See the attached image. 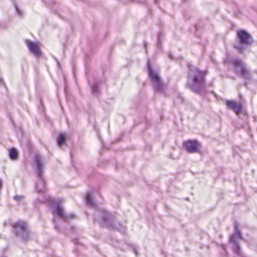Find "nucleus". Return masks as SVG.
Instances as JSON below:
<instances>
[{
	"label": "nucleus",
	"instance_id": "nucleus-13",
	"mask_svg": "<svg viewBox=\"0 0 257 257\" xmlns=\"http://www.w3.org/2000/svg\"><path fill=\"white\" fill-rule=\"evenodd\" d=\"M9 156L11 160H17L19 156V153L17 149L14 148H11L9 150Z\"/></svg>",
	"mask_w": 257,
	"mask_h": 257
},
{
	"label": "nucleus",
	"instance_id": "nucleus-8",
	"mask_svg": "<svg viewBox=\"0 0 257 257\" xmlns=\"http://www.w3.org/2000/svg\"><path fill=\"white\" fill-rule=\"evenodd\" d=\"M14 232L17 235L21 236L24 241L28 240L30 238L29 232L25 223L16 222L13 225Z\"/></svg>",
	"mask_w": 257,
	"mask_h": 257
},
{
	"label": "nucleus",
	"instance_id": "nucleus-2",
	"mask_svg": "<svg viewBox=\"0 0 257 257\" xmlns=\"http://www.w3.org/2000/svg\"><path fill=\"white\" fill-rule=\"evenodd\" d=\"M94 221L110 229L117 230L122 233L125 231V227L116 221L115 216L103 208L96 210L94 215Z\"/></svg>",
	"mask_w": 257,
	"mask_h": 257
},
{
	"label": "nucleus",
	"instance_id": "nucleus-20",
	"mask_svg": "<svg viewBox=\"0 0 257 257\" xmlns=\"http://www.w3.org/2000/svg\"><path fill=\"white\" fill-rule=\"evenodd\" d=\"M24 198V197L23 196H20V195H16L14 197V199L19 202L22 201Z\"/></svg>",
	"mask_w": 257,
	"mask_h": 257
},
{
	"label": "nucleus",
	"instance_id": "nucleus-16",
	"mask_svg": "<svg viewBox=\"0 0 257 257\" xmlns=\"http://www.w3.org/2000/svg\"><path fill=\"white\" fill-rule=\"evenodd\" d=\"M92 91L93 94L97 95L99 93V89L97 84H95L93 85L92 88Z\"/></svg>",
	"mask_w": 257,
	"mask_h": 257
},
{
	"label": "nucleus",
	"instance_id": "nucleus-1",
	"mask_svg": "<svg viewBox=\"0 0 257 257\" xmlns=\"http://www.w3.org/2000/svg\"><path fill=\"white\" fill-rule=\"evenodd\" d=\"M207 71H201L198 68L189 66L187 85L193 92L202 94L206 88L205 76Z\"/></svg>",
	"mask_w": 257,
	"mask_h": 257
},
{
	"label": "nucleus",
	"instance_id": "nucleus-17",
	"mask_svg": "<svg viewBox=\"0 0 257 257\" xmlns=\"http://www.w3.org/2000/svg\"><path fill=\"white\" fill-rule=\"evenodd\" d=\"M184 101V98L183 97L180 95H178L177 96V97L176 98V99H175V103H182Z\"/></svg>",
	"mask_w": 257,
	"mask_h": 257
},
{
	"label": "nucleus",
	"instance_id": "nucleus-15",
	"mask_svg": "<svg viewBox=\"0 0 257 257\" xmlns=\"http://www.w3.org/2000/svg\"><path fill=\"white\" fill-rule=\"evenodd\" d=\"M65 137L64 135L62 134H60L59 135L58 140H57V144L59 147H61L65 142Z\"/></svg>",
	"mask_w": 257,
	"mask_h": 257
},
{
	"label": "nucleus",
	"instance_id": "nucleus-33",
	"mask_svg": "<svg viewBox=\"0 0 257 257\" xmlns=\"http://www.w3.org/2000/svg\"><path fill=\"white\" fill-rule=\"evenodd\" d=\"M157 1H158V0H155V2H156V3H157Z\"/></svg>",
	"mask_w": 257,
	"mask_h": 257
},
{
	"label": "nucleus",
	"instance_id": "nucleus-12",
	"mask_svg": "<svg viewBox=\"0 0 257 257\" xmlns=\"http://www.w3.org/2000/svg\"><path fill=\"white\" fill-rule=\"evenodd\" d=\"M226 105L229 108L233 110L236 114L241 112L242 105L241 103H237L234 100H227Z\"/></svg>",
	"mask_w": 257,
	"mask_h": 257
},
{
	"label": "nucleus",
	"instance_id": "nucleus-4",
	"mask_svg": "<svg viewBox=\"0 0 257 257\" xmlns=\"http://www.w3.org/2000/svg\"><path fill=\"white\" fill-rule=\"evenodd\" d=\"M234 228L233 233L230 236L229 241L232 245L234 253L236 254L235 257H244L240 248L239 241L243 239L241 233L236 224L234 225Z\"/></svg>",
	"mask_w": 257,
	"mask_h": 257
},
{
	"label": "nucleus",
	"instance_id": "nucleus-7",
	"mask_svg": "<svg viewBox=\"0 0 257 257\" xmlns=\"http://www.w3.org/2000/svg\"><path fill=\"white\" fill-rule=\"evenodd\" d=\"M236 74L240 78L245 80H250L251 75L249 70L245 67L243 63L238 60L233 62Z\"/></svg>",
	"mask_w": 257,
	"mask_h": 257
},
{
	"label": "nucleus",
	"instance_id": "nucleus-32",
	"mask_svg": "<svg viewBox=\"0 0 257 257\" xmlns=\"http://www.w3.org/2000/svg\"><path fill=\"white\" fill-rule=\"evenodd\" d=\"M1 257H6L5 255H3Z\"/></svg>",
	"mask_w": 257,
	"mask_h": 257
},
{
	"label": "nucleus",
	"instance_id": "nucleus-6",
	"mask_svg": "<svg viewBox=\"0 0 257 257\" xmlns=\"http://www.w3.org/2000/svg\"><path fill=\"white\" fill-rule=\"evenodd\" d=\"M62 203V200L61 199H57L53 202L52 209L53 215L54 216L57 215L60 218L66 222L68 221L70 219L75 218V215L74 214H68L63 212V209L61 206Z\"/></svg>",
	"mask_w": 257,
	"mask_h": 257
},
{
	"label": "nucleus",
	"instance_id": "nucleus-30",
	"mask_svg": "<svg viewBox=\"0 0 257 257\" xmlns=\"http://www.w3.org/2000/svg\"><path fill=\"white\" fill-rule=\"evenodd\" d=\"M169 57H170L171 59H172L173 57H172V55H171V54H170V55H169Z\"/></svg>",
	"mask_w": 257,
	"mask_h": 257
},
{
	"label": "nucleus",
	"instance_id": "nucleus-25",
	"mask_svg": "<svg viewBox=\"0 0 257 257\" xmlns=\"http://www.w3.org/2000/svg\"><path fill=\"white\" fill-rule=\"evenodd\" d=\"M138 1H140V2H141L142 4H145L146 3L145 0H138Z\"/></svg>",
	"mask_w": 257,
	"mask_h": 257
},
{
	"label": "nucleus",
	"instance_id": "nucleus-31",
	"mask_svg": "<svg viewBox=\"0 0 257 257\" xmlns=\"http://www.w3.org/2000/svg\"><path fill=\"white\" fill-rule=\"evenodd\" d=\"M57 63H58V66H60V63L58 61Z\"/></svg>",
	"mask_w": 257,
	"mask_h": 257
},
{
	"label": "nucleus",
	"instance_id": "nucleus-21",
	"mask_svg": "<svg viewBox=\"0 0 257 257\" xmlns=\"http://www.w3.org/2000/svg\"><path fill=\"white\" fill-rule=\"evenodd\" d=\"M15 8H16V10L17 11V14L19 15V16H22V12L21 11V10L19 9V8L18 7V6L17 5H15Z\"/></svg>",
	"mask_w": 257,
	"mask_h": 257
},
{
	"label": "nucleus",
	"instance_id": "nucleus-29",
	"mask_svg": "<svg viewBox=\"0 0 257 257\" xmlns=\"http://www.w3.org/2000/svg\"><path fill=\"white\" fill-rule=\"evenodd\" d=\"M3 82V79L2 77H0V83Z\"/></svg>",
	"mask_w": 257,
	"mask_h": 257
},
{
	"label": "nucleus",
	"instance_id": "nucleus-23",
	"mask_svg": "<svg viewBox=\"0 0 257 257\" xmlns=\"http://www.w3.org/2000/svg\"><path fill=\"white\" fill-rule=\"evenodd\" d=\"M221 248L223 249V250H225L226 249V246L225 244H221Z\"/></svg>",
	"mask_w": 257,
	"mask_h": 257
},
{
	"label": "nucleus",
	"instance_id": "nucleus-10",
	"mask_svg": "<svg viewBox=\"0 0 257 257\" xmlns=\"http://www.w3.org/2000/svg\"><path fill=\"white\" fill-rule=\"evenodd\" d=\"M183 146L188 152L193 153L198 151L199 143L197 140H189L184 142Z\"/></svg>",
	"mask_w": 257,
	"mask_h": 257
},
{
	"label": "nucleus",
	"instance_id": "nucleus-11",
	"mask_svg": "<svg viewBox=\"0 0 257 257\" xmlns=\"http://www.w3.org/2000/svg\"><path fill=\"white\" fill-rule=\"evenodd\" d=\"M26 43L30 51L36 57H40L42 56V53L40 51L39 47L36 43L27 40Z\"/></svg>",
	"mask_w": 257,
	"mask_h": 257
},
{
	"label": "nucleus",
	"instance_id": "nucleus-22",
	"mask_svg": "<svg viewBox=\"0 0 257 257\" xmlns=\"http://www.w3.org/2000/svg\"><path fill=\"white\" fill-rule=\"evenodd\" d=\"M161 39H162V34L160 32L158 34V44H159L160 43Z\"/></svg>",
	"mask_w": 257,
	"mask_h": 257
},
{
	"label": "nucleus",
	"instance_id": "nucleus-28",
	"mask_svg": "<svg viewBox=\"0 0 257 257\" xmlns=\"http://www.w3.org/2000/svg\"><path fill=\"white\" fill-rule=\"evenodd\" d=\"M144 46L145 48H146V47H147V43L146 42L144 43Z\"/></svg>",
	"mask_w": 257,
	"mask_h": 257
},
{
	"label": "nucleus",
	"instance_id": "nucleus-3",
	"mask_svg": "<svg viewBox=\"0 0 257 257\" xmlns=\"http://www.w3.org/2000/svg\"><path fill=\"white\" fill-rule=\"evenodd\" d=\"M33 166L35 168L38 179L36 183V190L37 192L41 193L45 189V181L44 178L45 163L43 158L39 154H35Z\"/></svg>",
	"mask_w": 257,
	"mask_h": 257
},
{
	"label": "nucleus",
	"instance_id": "nucleus-27",
	"mask_svg": "<svg viewBox=\"0 0 257 257\" xmlns=\"http://www.w3.org/2000/svg\"><path fill=\"white\" fill-rule=\"evenodd\" d=\"M247 85H248V83L247 82H245L244 83V85L247 87Z\"/></svg>",
	"mask_w": 257,
	"mask_h": 257
},
{
	"label": "nucleus",
	"instance_id": "nucleus-5",
	"mask_svg": "<svg viewBox=\"0 0 257 257\" xmlns=\"http://www.w3.org/2000/svg\"><path fill=\"white\" fill-rule=\"evenodd\" d=\"M148 73L151 79L155 90L159 92L163 93L165 88V85L162 82L159 76L155 72L151 63L148 62Z\"/></svg>",
	"mask_w": 257,
	"mask_h": 257
},
{
	"label": "nucleus",
	"instance_id": "nucleus-24",
	"mask_svg": "<svg viewBox=\"0 0 257 257\" xmlns=\"http://www.w3.org/2000/svg\"><path fill=\"white\" fill-rule=\"evenodd\" d=\"M55 228L56 230H58V231L60 230L59 227L57 225H55Z\"/></svg>",
	"mask_w": 257,
	"mask_h": 257
},
{
	"label": "nucleus",
	"instance_id": "nucleus-9",
	"mask_svg": "<svg viewBox=\"0 0 257 257\" xmlns=\"http://www.w3.org/2000/svg\"><path fill=\"white\" fill-rule=\"evenodd\" d=\"M237 37L240 44L251 45L253 43L251 36L244 30H240L237 32Z\"/></svg>",
	"mask_w": 257,
	"mask_h": 257
},
{
	"label": "nucleus",
	"instance_id": "nucleus-19",
	"mask_svg": "<svg viewBox=\"0 0 257 257\" xmlns=\"http://www.w3.org/2000/svg\"><path fill=\"white\" fill-rule=\"evenodd\" d=\"M234 47L236 48L241 54H243L245 51V48L242 46H234Z\"/></svg>",
	"mask_w": 257,
	"mask_h": 257
},
{
	"label": "nucleus",
	"instance_id": "nucleus-14",
	"mask_svg": "<svg viewBox=\"0 0 257 257\" xmlns=\"http://www.w3.org/2000/svg\"><path fill=\"white\" fill-rule=\"evenodd\" d=\"M86 203L90 205L91 207L94 206V202L93 200V199L89 193H87L86 196Z\"/></svg>",
	"mask_w": 257,
	"mask_h": 257
},
{
	"label": "nucleus",
	"instance_id": "nucleus-18",
	"mask_svg": "<svg viewBox=\"0 0 257 257\" xmlns=\"http://www.w3.org/2000/svg\"><path fill=\"white\" fill-rule=\"evenodd\" d=\"M129 247L133 250V251L135 252L136 255H137L138 253L137 251V247L136 245L134 244H128Z\"/></svg>",
	"mask_w": 257,
	"mask_h": 257
},
{
	"label": "nucleus",
	"instance_id": "nucleus-26",
	"mask_svg": "<svg viewBox=\"0 0 257 257\" xmlns=\"http://www.w3.org/2000/svg\"><path fill=\"white\" fill-rule=\"evenodd\" d=\"M53 222L54 223H56V218L54 216V218H53Z\"/></svg>",
	"mask_w": 257,
	"mask_h": 257
}]
</instances>
